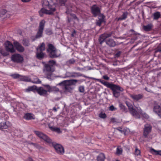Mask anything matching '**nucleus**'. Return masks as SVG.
<instances>
[{
    "instance_id": "nucleus-30",
    "label": "nucleus",
    "mask_w": 161,
    "mask_h": 161,
    "mask_svg": "<svg viewBox=\"0 0 161 161\" xmlns=\"http://www.w3.org/2000/svg\"><path fill=\"white\" fill-rule=\"evenodd\" d=\"M42 52L37 51L36 55L38 58L40 59L44 57V54Z\"/></svg>"
},
{
    "instance_id": "nucleus-28",
    "label": "nucleus",
    "mask_w": 161,
    "mask_h": 161,
    "mask_svg": "<svg viewBox=\"0 0 161 161\" xmlns=\"http://www.w3.org/2000/svg\"><path fill=\"white\" fill-rule=\"evenodd\" d=\"M37 87L36 86H32L29 87L27 89H26V92L34 91L35 90L36 91Z\"/></svg>"
},
{
    "instance_id": "nucleus-29",
    "label": "nucleus",
    "mask_w": 161,
    "mask_h": 161,
    "mask_svg": "<svg viewBox=\"0 0 161 161\" xmlns=\"http://www.w3.org/2000/svg\"><path fill=\"white\" fill-rule=\"evenodd\" d=\"M8 52L6 50L1 49L0 50V53L3 56H6L9 55Z\"/></svg>"
},
{
    "instance_id": "nucleus-10",
    "label": "nucleus",
    "mask_w": 161,
    "mask_h": 161,
    "mask_svg": "<svg viewBox=\"0 0 161 161\" xmlns=\"http://www.w3.org/2000/svg\"><path fill=\"white\" fill-rule=\"evenodd\" d=\"M5 49L7 51L11 53L15 52V50L14 48L13 45L9 41H7L5 43Z\"/></svg>"
},
{
    "instance_id": "nucleus-22",
    "label": "nucleus",
    "mask_w": 161,
    "mask_h": 161,
    "mask_svg": "<svg viewBox=\"0 0 161 161\" xmlns=\"http://www.w3.org/2000/svg\"><path fill=\"white\" fill-rule=\"evenodd\" d=\"M66 7L67 8L66 13L67 14H70V15L72 16L75 19H77V17L75 14H71L70 13V11L72 10V9H71L72 6H70L69 7L67 6H66Z\"/></svg>"
},
{
    "instance_id": "nucleus-15",
    "label": "nucleus",
    "mask_w": 161,
    "mask_h": 161,
    "mask_svg": "<svg viewBox=\"0 0 161 161\" xmlns=\"http://www.w3.org/2000/svg\"><path fill=\"white\" fill-rule=\"evenodd\" d=\"M91 10L93 14L96 16L100 13L99 8L96 5H93L91 8Z\"/></svg>"
},
{
    "instance_id": "nucleus-60",
    "label": "nucleus",
    "mask_w": 161,
    "mask_h": 161,
    "mask_svg": "<svg viewBox=\"0 0 161 161\" xmlns=\"http://www.w3.org/2000/svg\"><path fill=\"white\" fill-rule=\"evenodd\" d=\"M31 144L33 145L34 146H36V144L34 143H31Z\"/></svg>"
},
{
    "instance_id": "nucleus-18",
    "label": "nucleus",
    "mask_w": 161,
    "mask_h": 161,
    "mask_svg": "<svg viewBox=\"0 0 161 161\" xmlns=\"http://www.w3.org/2000/svg\"><path fill=\"white\" fill-rule=\"evenodd\" d=\"M37 92L40 95L45 96L47 94V91L42 87H40L36 89Z\"/></svg>"
},
{
    "instance_id": "nucleus-7",
    "label": "nucleus",
    "mask_w": 161,
    "mask_h": 161,
    "mask_svg": "<svg viewBox=\"0 0 161 161\" xmlns=\"http://www.w3.org/2000/svg\"><path fill=\"white\" fill-rule=\"evenodd\" d=\"M51 68V67L48 64H46L45 65V68L44 69V72L48 79H51L52 76V72L53 71Z\"/></svg>"
},
{
    "instance_id": "nucleus-43",
    "label": "nucleus",
    "mask_w": 161,
    "mask_h": 161,
    "mask_svg": "<svg viewBox=\"0 0 161 161\" xmlns=\"http://www.w3.org/2000/svg\"><path fill=\"white\" fill-rule=\"evenodd\" d=\"M140 151L138 149L137 147L136 148L135 151V155H140Z\"/></svg>"
},
{
    "instance_id": "nucleus-14",
    "label": "nucleus",
    "mask_w": 161,
    "mask_h": 161,
    "mask_svg": "<svg viewBox=\"0 0 161 161\" xmlns=\"http://www.w3.org/2000/svg\"><path fill=\"white\" fill-rule=\"evenodd\" d=\"M14 47L16 50L19 52H22L24 51V47L18 42H14Z\"/></svg>"
},
{
    "instance_id": "nucleus-50",
    "label": "nucleus",
    "mask_w": 161,
    "mask_h": 161,
    "mask_svg": "<svg viewBox=\"0 0 161 161\" xmlns=\"http://www.w3.org/2000/svg\"><path fill=\"white\" fill-rule=\"evenodd\" d=\"M119 107L120 109L123 110L124 111H125V107L122 104H120L119 105Z\"/></svg>"
},
{
    "instance_id": "nucleus-41",
    "label": "nucleus",
    "mask_w": 161,
    "mask_h": 161,
    "mask_svg": "<svg viewBox=\"0 0 161 161\" xmlns=\"http://www.w3.org/2000/svg\"><path fill=\"white\" fill-rule=\"evenodd\" d=\"M7 11L5 9H2L0 10V16L5 15Z\"/></svg>"
},
{
    "instance_id": "nucleus-49",
    "label": "nucleus",
    "mask_w": 161,
    "mask_h": 161,
    "mask_svg": "<svg viewBox=\"0 0 161 161\" xmlns=\"http://www.w3.org/2000/svg\"><path fill=\"white\" fill-rule=\"evenodd\" d=\"M23 43L24 45L25 46H28L29 45V43L28 41L26 40H24L23 41Z\"/></svg>"
},
{
    "instance_id": "nucleus-5",
    "label": "nucleus",
    "mask_w": 161,
    "mask_h": 161,
    "mask_svg": "<svg viewBox=\"0 0 161 161\" xmlns=\"http://www.w3.org/2000/svg\"><path fill=\"white\" fill-rule=\"evenodd\" d=\"M47 51L49 53L50 57L52 58L57 57L60 55V51L56 50L54 46L51 44L48 45Z\"/></svg>"
},
{
    "instance_id": "nucleus-33",
    "label": "nucleus",
    "mask_w": 161,
    "mask_h": 161,
    "mask_svg": "<svg viewBox=\"0 0 161 161\" xmlns=\"http://www.w3.org/2000/svg\"><path fill=\"white\" fill-rule=\"evenodd\" d=\"M20 79L21 80L25 81H30V79L28 77L25 76H21L20 75Z\"/></svg>"
},
{
    "instance_id": "nucleus-12",
    "label": "nucleus",
    "mask_w": 161,
    "mask_h": 161,
    "mask_svg": "<svg viewBox=\"0 0 161 161\" xmlns=\"http://www.w3.org/2000/svg\"><path fill=\"white\" fill-rule=\"evenodd\" d=\"M152 126L150 125L147 124L144 125L143 131V135L147 137L148 134L151 132Z\"/></svg>"
},
{
    "instance_id": "nucleus-52",
    "label": "nucleus",
    "mask_w": 161,
    "mask_h": 161,
    "mask_svg": "<svg viewBox=\"0 0 161 161\" xmlns=\"http://www.w3.org/2000/svg\"><path fill=\"white\" fill-rule=\"evenodd\" d=\"M49 63L51 64L52 65H53L55 64V62L53 60H50Z\"/></svg>"
},
{
    "instance_id": "nucleus-17",
    "label": "nucleus",
    "mask_w": 161,
    "mask_h": 161,
    "mask_svg": "<svg viewBox=\"0 0 161 161\" xmlns=\"http://www.w3.org/2000/svg\"><path fill=\"white\" fill-rule=\"evenodd\" d=\"M153 110L154 112L161 118V106L158 104L154 106Z\"/></svg>"
},
{
    "instance_id": "nucleus-55",
    "label": "nucleus",
    "mask_w": 161,
    "mask_h": 161,
    "mask_svg": "<svg viewBox=\"0 0 161 161\" xmlns=\"http://www.w3.org/2000/svg\"><path fill=\"white\" fill-rule=\"evenodd\" d=\"M31 0H21V1L23 3H28L31 1Z\"/></svg>"
},
{
    "instance_id": "nucleus-27",
    "label": "nucleus",
    "mask_w": 161,
    "mask_h": 161,
    "mask_svg": "<svg viewBox=\"0 0 161 161\" xmlns=\"http://www.w3.org/2000/svg\"><path fill=\"white\" fill-rule=\"evenodd\" d=\"M53 131L56 132L58 134H60L61 133L62 131L60 129L58 128L53 127H49Z\"/></svg>"
},
{
    "instance_id": "nucleus-45",
    "label": "nucleus",
    "mask_w": 161,
    "mask_h": 161,
    "mask_svg": "<svg viewBox=\"0 0 161 161\" xmlns=\"http://www.w3.org/2000/svg\"><path fill=\"white\" fill-rule=\"evenodd\" d=\"M79 90L80 92H84V87L83 86H80L79 88Z\"/></svg>"
},
{
    "instance_id": "nucleus-2",
    "label": "nucleus",
    "mask_w": 161,
    "mask_h": 161,
    "mask_svg": "<svg viewBox=\"0 0 161 161\" xmlns=\"http://www.w3.org/2000/svg\"><path fill=\"white\" fill-rule=\"evenodd\" d=\"M102 84L105 86L109 88L113 91L114 96L115 97H118L120 95V92L124 91V89L118 85H117L107 82H102Z\"/></svg>"
},
{
    "instance_id": "nucleus-48",
    "label": "nucleus",
    "mask_w": 161,
    "mask_h": 161,
    "mask_svg": "<svg viewBox=\"0 0 161 161\" xmlns=\"http://www.w3.org/2000/svg\"><path fill=\"white\" fill-rule=\"evenodd\" d=\"M99 117L102 118H105L106 117V116L105 113H101L99 114Z\"/></svg>"
},
{
    "instance_id": "nucleus-34",
    "label": "nucleus",
    "mask_w": 161,
    "mask_h": 161,
    "mask_svg": "<svg viewBox=\"0 0 161 161\" xmlns=\"http://www.w3.org/2000/svg\"><path fill=\"white\" fill-rule=\"evenodd\" d=\"M104 21V18L103 16L101 18L99 19L97 21V25L99 26H100L102 23Z\"/></svg>"
},
{
    "instance_id": "nucleus-25",
    "label": "nucleus",
    "mask_w": 161,
    "mask_h": 161,
    "mask_svg": "<svg viewBox=\"0 0 161 161\" xmlns=\"http://www.w3.org/2000/svg\"><path fill=\"white\" fill-rule=\"evenodd\" d=\"M45 49V44L42 43L40 46H39V47L37 48V51L42 52Z\"/></svg>"
},
{
    "instance_id": "nucleus-56",
    "label": "nucleus",
    "mask_w": 161,
    "mask_h": 161,
    "mask_svg": "<svg viewBox=\"0 0 161 161\" xmlns=\"http://www.w3.org/2000/svg\"><path fill=\"white\" fill-rule=\"evenodd\" d=\"M103 78L105 80H108L109 79V77L107 75H104L103 76Z\"/></svg>"
},
{
    "instance_id": "nucleus-11",
    "label": "nucleus",
    "mask_w": 161,
    "mask_h": 161,
    "mask_svg": "<svg viewBox=\"0 0 161 161\" xmlns=\"http://www.w3.org/2000/svg\"><path fill=\"white\" fill-rule=\"evenodd\" d=\"M53 147L56 152L59 154H63L64 153V147L61 145L58 144H53Z\"/></svg>"
},
{
    "instance_id": "nucleus-26",
    "label": "nucleus",
    "mask_w": 161,
    "mask_h": 161,
    "mask_svg": "<svg viewBox=\"0 0 161 161\" xmlns=\"http://www.w3.org/2000/svg\"><path fill=\"white\" fill-rule=\"evenodd\" d=\"M127 15L128 13L127 12H124L121 17L117 19V20L119 21L125 19L127 18Z\"/></svg>"
},
{
    "instance_id": "nucleus-59",
    "label": "nucleus",
    "mask_w": 161,
    "mask_h": 161,
    "mask_svg": "<svg viewBox=\"0 0 161 161\" xmlns=\"http://www.w3.org/2000/svg\"><path fill=\"white\" fill-rule=\"evenodd\" d=\"M53 109L55 112H56L57 111V109L55 107H54Z\"/></svg>"
},
{
    "instance_id": "nucleus-24",
    "label": "nucleus",
    "mask_w": 161,
    "mask_h": 161,
    "mask_svg": "<svg viewBox=\"0 0 161 161\" xmlns=\"http://www.w3.org/2000/svg\"><path fill=\"white\" fill-rule=\"evenodd\" d=\"M105 158L104 154L103 153H100L97 157L98 161H104Z\"/></svg>"
},
{
    "instance_id": "nucleus-9",
    "label": "nucleus",
    "mask_w": 161,
    "mask_h": 161,
    "mask_svg": "<svg viewBox=\"0 0 161 161\" xmlns=\"http://www.w3.org/2000/svg\"><path fill=\"white\" fill-rule=\"evenodd\" d=\"M34 132L36 134L37 136L40 138L43 139L47 142L50 143L51 142V141L50 139L46 135L43 134L41 132L35 131Z\"/></svg>"
},
{
    "instance_id": "nucleus-61",
    "label": "nucleus",
    "mask_w": 161,
    "mask_h": 161,
    "mask_svg": "<svg viewBox=\"0 0 161 161\" xmlns=\"http://www.w3.org/2000/svg\"><path fill=\"white\" fill-rule=\"evenodd\" d=\"M130 31H131V32H133L134 31V30H132V29H131L130 30Z\"/></svg>"
},
{
    "instance_id": "nucleus-46",
    "label": "nucleus",
    "mask_w": 161,
    "mask_h": 161,
    "mask_svg": "<svg viewBox=\"0 0 161 161\" xmlns=\"http://www.w3.org/2000/svg\"><path fill=\"white\" fill-rule=\"evenodd\" d=\"M12 77L14 78H19L20 77V75L18 74H14L12 75Z\"/></svg>"
},
{
    "instance_id": "nucleus-47",
    "label": "nucleus",
    "mask_w": 161,
    "mask_h": 161,
    "mask_svg": "<svg viewBox=\"0 0 161 161\" xmlns=\"http://www.w3.org/2000/svg\"><path fill=\"white\" fill-rule=\"evenodd\" d=\"M116 130H118L119 132H120L121 133L124 134L125 135V132L124 130H123L121 128H116Z\"/></svg>"
},
{
    "instance_id": "nucleus-44",
    "label": "nucleus",
    "mask_w": 161,
    "mask_h": 161,
    "mask_svg": "<svg viewBox=\"0 0 161 161\" xmlns=\"http://www.w3.org/2000/svg\"><path fill=\"white\" fill-rule=\"evenodd\" d=\"M51 90V92H58L59 91V89L58 88L55 86L52 87Z\"/></svg>"
},
{
    "instance_id": "nucleus-35",
    "label": "nucleus",
    "mask_w": 161,
    "mask_h": 161,
    "mask_svg": "<svg viewBox=\"0 0 161 161\" xmlns=\"http://www.w3.org/2000/svg\"><path fill=\"white\" fill-rule=\"evenodd\" d=\"M152 28V25H148L143 27L144 29L147 31H149Z\"/></svg>"
},
{
    "instance_id": "nucleus-1",
    "label": "nucleus",
    "mask_w": 161,
    "mask_h": 161,
    "mask_svg": "<svg viewBox=\"0 0 161 161\" xmlns=\"http://www.w3.org/2000/svg\"><path fill=\"white\" fill-rule=\"evenodd\" d=\"M42 4L43 7H48L49 9L42 8L39 12L40 15L42 16L44 14L52 15L55 11V6L57 4V0H52L49 2L47 0H42Z\"/></svg>"
},
{
    "instance_id": "nucleus-4",
    "label": "nucleus",
    "mask_w": 161,
    "mask_h": 161,
    "mask_svg": "<svg viewBox=\"0 0 161 161\" xmlns=\"http://www.w3.org/2000/svg\"><path fill=\"white\" fill-rule=\"evenodd\" d=\"M77 80L74 79L65 80L58 83V85L64 86V89L66 91H70L72 89L70 86L75 84L77 82Z\"/></svg>"
},
{
    "instance_id": "nucleus-51",
    "label": "nucleus",
    "mask_w": 161,
    "mask_h": 161,
    "mask_svg": "<svg viewBox=\"0 0 161 161\" xmlns=\"http://www.w3.org/2000/svg\"><path fill=\"white\" fill-rule=\"evenodd\" d=\"M75 62V60L73 59H71L69 60L68 62L69 64H73Z\"/></svg>"
},
{
    "instance_id": "nucleus-38",
    "label": "nucleus",
    "mask_w": 161,
    "mask_h": 161,
    "mask_svg": "<svg viewBox=\"0 0 161 161\" xmlns=\"http://www.w3.org/2000/svg\"><path fill=\"white\" fill-rule=\"evenodd\" d=\"M122 150L120 147H118L117 148L116 153L118 155H120L122 153Z\"/></svg>"
},
{
    "instance_id": "nucleus-19",
    "label": "nucleus",
    "mask_w": 161,
    "mask_h": 161,
    "mask_svg": "<svg viewBox=\"0 0 161 161\" xmlns=\"http://www.w3.org/2000/svg\"><path fill=\"white\" fill-rule=\"evenodd\" d=\"M23 118L27 120H29L35 119V117L34 115L32 114L27 113L25 114L23 117Z\"/></svg>"
},
{
    "instance_id": "nucleus-21",
    "label": "nucleus",
    "mask_w": 161,
    "mask_h": 161,
    "mask_svg": "<svg viewBox=\"0 0 161 161\" xmlns=\"http://www.w3.org/2000/svg\"><path fill=\"white\" fill-rule=\"evenodd\" d=\"M106 44L110 47H114L116 45L115 43L112 39H109L105 41Z\"/></svg>"
},
{
    "instance_id": "nucleus-16",
    "label": "nucleus",
    "mask_w": 161,
    "mask_h": 161,
    "mask_svg": "<svg viewBox=\"0 0 161 161\" xmlns=\"http://www.w3.org/2000/svg\"><path fill=\"white\" fill-rule=\"evenodd\" d=\"M130 97L135 101H137L143 97V96L141 94H133L130 95Z\"/></svg>"
},
{
    "instance_id": "nucleus-42",
    "label": "nucleus",
    "mask_w": 161,
    "mask_h": 161,
    "mask_svg": "<svg viewBox=\"0 0 161 161\" xmlns=\"http://www.w3.org/2000/svg\"><path fill=\"white\" fill-rule=\"evenodd\" d=\"M117 108L113 105H112L109 107V109L111 111H114L117 110Z\"/></svg>"
},
{
    "instance_id": "nucleus-37",
    "label": "nucleus",
    "mask_w": 161,
    "mask_h": 161,
    "mask_svg": "<svg viewBox=\"0 0 161 161\" xmlns=\"http://www.w3.org/2000/svg\"><path fill=\"white\" fill-rule=\"evenodd\" d=\"M43 86L47 90V92H51V86L48 85H43Z\"/></svg>"
},
{
    "instance_id": "nucleus-36",
    "label": "nucleus",
    "mask_w": 161,
    "mask_h": 161,
    "mask_svg": "<svg viewBox=\"0 0 161 161\" xmlns=\"http://www.w3.org/2000/svg\"><path fill=\"white\" fill-rule=\"evenodd\" d=\"M31 81L32 82L35 84H39L41 83V81L37 78L34 79Z\"/></svg>"
},
{
    "instance_id": "nucleus-23",
    "label": "nucleus",
    "mask_w": 161,
    "mask_h": 161,
    "mask_svg": "<svg viewBox=\"0 0 161 161\" xmlns=\"http://www.w3.org/2000/svg\"><path fill=\"white\" fill-rule=\"evenodd\" d=\"M9 123L8 122H1L0 123V129H6L8 127V124Z\"/></svg>"
},
{
    "instance_id": "nucleus-13",
    "label": "nucleus",
    "mask_w": 161,
    "mask_h": 161,
    "mask_svg": "<svg viewBox=\"0 0 161 161\" xmlns=\"http://www.w3.org/2000/svg\"><path fill=\"white\" fill-rule=\"evenodd\" d=\"M112 35L111 33H104L101 35L99 38V41L100 44H102L105 41L106 39L110 36Z\"/></svg>"
},
{
    "instance_id": "nucleus-58",
    "label": "nucleus",
    "mask_w": 161,
    "mask_h": 161,
    "mask_svg": "<svg viewBox=\"0 0 161 161\" xmlns=\"http://www.w3.org/2000/svg\"><path fill=\"white\" fill-rule=\"evenodd\" d=\"M120 52H118L116 54V56H119L120 55Z\"/></svg>"
},
{
    "instance_id": "nucleus-53",
    "label": "nucleus",
    "mask_w": 161,
    "mask_h": 161,
    "mask_svg": "<svg viewBox=\"0 0 161 161\" xmlns=\"http://www.w3.org/2000/svg\"><path fill=\"white\" fill-rule=\"evenodd\" d=\"M156 52L161 53V47H158L156 50Z\"/></svg>"
},
{
    "instance_id": "nucleus-57",
    "label": "nucleus",
    "mask_w": 161,
    "mask_h": 161,
    "mask_svg": "<svg viewBox=\"0 0 161 161\" xmlns=\"http://www.w3.org/2000/svg\"><path fill=\"white\" fill-rule=\"evenodd\" d=\"M145 90L146 91H147L148 92H151V91L150 90V89L148 90L147 88V87H146L145 88Z\"/></svg>"
},
{
    "instance_id": "nucleus-32",
    "label": "nucleus",
    "mask_w": 161,
    "mask_h": 161,
    "mask_svg": "<svg viewBox=\"0 0 161 161\" xmlns=\"http://www.w3.org/2000/svg\"><path fill=\"white\" fill-rule=\"evenodd\" d=\"M160 12H157L153 14L154 19H157L160 16Z\"/></svg>"
},
{
    "instance_id": "nucleus-54",
    "label": "nucleus",
    "mask_w": 161,
    "mask_h": 161,
    "mask_svg": "<svg viewBox=\"0 0 161 161\" xmlns=\"http://www.w3.org/2000/svg\"><path fill=\"white\" fill-rule=\"evenodd\" d=\"M76 33V31L75 30H74L72 33L71 34V36L73 37H74Z\"/></svg>"
},
{
    "instance_id": "nucleus-3",
    "label": "nucleus",
    "mask_w": 161,
    "mask_h": 161,
    "mask_svg": "<svg viewBox=\"0 0 161 161\" xmlns=\"http://www.w3.org/2000/svg\"><path fill=\"white\" fill-rule=\"evenodd\" d=\"M130 113L135 118H139L140 114L142 113V109L139 107H133L132 105L129 102H126Z\"/></svg>"
},
{
    "instance_id": "nucleus-20",
    "label": "nucleus",
    "mask_w": 161,
    "mask_h": 161,
    "mask_svg": "<svg viewBox=\"0 0 161 161\" xmlns=\"http://www.w3.org/2000/svg\"><path fill=\"white\" fill-rule=\"evenodd\" d=\"M78 75V74L75 72H67L65 74V76L64 78H66L68 77H74Z\"/></svg>"
},
{
    "instance_id": "nucleus-39",
    "label": "nucleus",
    "mask_w": 161,
    "mask_h": 161,
    "mask_svg": "<svg viewBox=\"0 0 161 161\" xmlns=\"http://www.w3.org/2000/svg\"><path fill=\"white\" fill-rule=\"evenodd\" d=\"M142 113L140 114V117H139V118H138V119H139L140 118L141 114H142V116L145 119H147L149 118V116L147 114L145 113H143L142 110Z\"/></svg>"
},
{
    "instance_id": "nucleus-62",
    "label": "nucleus",
    "mask_w": 161,
    "mask_h": 161,
    "mask_svg": "<svg viewBox=\"0 0 161 161\" xmlns=\"http://www.w3.org/2000/svg\"><path fill=\"white\" fill-rule=\"evenodd\" d=\"M33 161V160H31V161Z\"/></svg>"
},
{
    "instance_id": "nucleus-8",
    "label": "nucleus",
    "mask_w": 161,
    "mask_h": 161,
    "mask_svg": "<svg viewBox=\"0 0 161 161\" xmlns=\"http://www.w3.org/2000/svg\"><path fill=\"white\" fill-rule=\"evenodd\" d=\"M11 60L14 62L17 63H21L23 60V57L19 54H15L12 55L11 57Z\"/></svg>"
},
{
    "instance_id": "nucleus-40",
    "label": "nucleus",
    "mask_w": 161,
    "mask_h": 161,
    "mask_svg": "<svg viewBox=\"0 0 161 161\" xmlns=\"http://www.w3.org/2000/svg\"><path fill=\"white\" fill-rule=\"evenodd\" d=\"M68 0H59V4L61 5H65L66 2Z\"/></svg>"
},
{
    "instance_id": "nucleus-6",
    "label": "nucleus",
    "mask_w": 161,
    "mask_h": 161,
    "mask_svg": "<svg viewBox=\"0 0 161 161\" xmlns=\"http://www.w3.org/2000/svg\"><path fill=\"white\" fill-rule=\"evenodd\" d=\"M45 21L42 20L40 23L39 28L36 36V38H39L42 36V33Z\"/></svg>"
},
{
    "instance_id": "nucleus-31",
    "label": "nucleus",
    "mask_w": 161,
    "mask_h": 161,
    "mask_svg": "<svg viewBox=\"0 0 161 161\" xmlns=\"http://www.w3.org/2000/svg\"><path fill=\"white\" fill-rule=\"evenodd\" d=\"M151 152L152 154L155 155H161V150L157 151L152 148L151 150Z\"/></svg>"
}]
</instances>
